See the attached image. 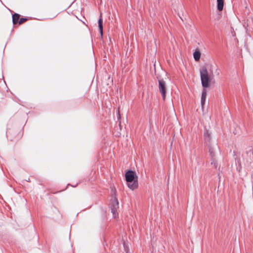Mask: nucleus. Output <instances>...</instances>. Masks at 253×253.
Wrapping results in <instances>:
<instances>
[{
	"label": "nucleus",
	"instance_id": "nucleus-1",
	"mask_svg": "<svg viewBox=\"0 0 253 253\" xmlns=\"http://www.w3.org/2000/svg\"><path fill=\"white\" fill-rule=\"evenodd\" d=\"M127 186L131 190H134L138 187V177L134 171L128 170L125 174Z\"/></svg>",
	"mask_w": 253,
	"mask_h": 253
},
{
	"label": "nucleus",
	"instance_id": "nucleus-2",
	"mask_svg": "<svg viewBox=\"0 0 253 253\" xmlns=\"http://www.w3.org/2000/svg\"><path fill=\"white\" fill-rule=\"evenodd\" d=\"M200 73L202 86L205 88L209 87L210 79L207 68L205 67H202Z\"/></svg>",
	"mask_w": 253,
	"mask_h": 253
},
{
	"label": "nucleus",
	"instance_id": "nucleus-3",
	"mask_svg": "<svg viewBox=\"0 0 253 253\" xmlns=\"http://www.w3.org/2000/svg\"><path fill=\"white\" fill-rule=\"evenodd\" d=\"M219 151V147L217 143H215L212 148L211 146H210L209 152L211 156V164L213 165L215 168L217 167V163L214 160V157H215V153Z\"/></svg>",
	"mask_w": 253,
	"mask_h": 253
},
{
	"label": "nucleus",
	"instance_id": "nucleus-4",
	"mask_svg": "<svg viewBox=\"0 0 253 253\" xmlns=\"http://www.w3.org/2000/svg\"><path fill=\"white\" fill-rule=\"evenodd\" d=\"M159 89L163 99L165 100L167 92L166 83L163 80H159Z\"/></svg>",
	"mask_w": 253,
	"mask_h": 253
},
{
	"label": "nucleus",
	"instance_id": "nucleus-5",
	"mask_svg": "<svg viewBox=\"0 0 253 253\" xmlns=\"http://www.w3.org/2000/svg\"><path fill=\"white\" fill-rule=\"evenodd\" d=\"M204 139L206 144L208 145L209 149H210V146H211L212 148L215 143H217L216 142H214L213 144L211 143V133L208 130H206L204 131Z\"/></svg>",
	"mask_w": 253,
	"mask_h": 253
},
{
	"label": "nucleus",
	"instance_id": "nucleus-6",
	"mask_svg": "<svg viewBox=\"0 0 253 253\" xmlns=\"http://www.w3.org/2000/svg\"><path fill=\"white\" fill-rule=\"evenodd\" d=\"M119 207V202L116 199L113 201V203L111 206V212L112 213L113 216L115 217L117 214V210Z\"/></svg>",
	"mask_w": 253,
	"mask_h": 253
},
{
	"label": "nucleus",
	"instance_id": "nucleus-7",
	"mask_svg": "<svg viewBox=\"0 0 253 253\" xmlns=\"http://www.w3.org/2000/svg\"><path fill=\"white\" fill-rule=\"evenodd\" d=\"M207 92L205 89H203L201 96V103L202 108L204 107V105L205 103L206 98Z\"/></svg>",
	"mask_w": 253,
	"mask_h": 253
},
{
	"label": "nucleus",
	"instance_id": "nucleus-8",
	"mask_svg": "<svg viewBox=\"0 0 253 253\" xmlns=\"http://www.w3.org/2000/svg\"><path fill=\"white\" fill-rule=\"evenodd\" d=\"M193 57L196 61H199L201 57V52L198 49H196L193 53Z\"/></svg>",
	"mask_w": 253,
	"mask_h": 253
},
{
	"label": "nucleus",
	"instance_id": "nucleus-9",
	"mask_svg": "<svg viewBox=\"0 0 253 253\" xmlns=\"http://www.w3.org/2000/svg\"><path fill=\"white\" fill-rule=\"evenodd\" d=\"M98 27L99 29V32L101 36H103V20L101 18V14H100V18L98 20Z\"/></svg>",
	"mask_w": 253,
	"mask_h": 253
},
{
	"label": "nucleus",
	"instance_id": "nucleus-10",
	"mask_svg": "<svg viewBox=\"0 0 253 253\" xmlns=\"http://www.w3.org/2000/svg\"><path fill=\"white\" fill-rule=\"evenodd\" d=\"M217 3L218 10L219 11H222L224 6V0H217Z\"/></svg>",
	"mask_w": 253,
	"mask_h": 253
},
{
	"label": "nucleus",
	"instance_id": "nucleus-11",
	"mask_svg": "<svg viewBox=\"0 0 253 253\" xmlns=\"http://www.w3.org/2000/svg\"><path fill=\"white\" fill-rule=\"evenodd\" d=\"M20 15L17 13H14L12 15V22L13 25H16L19 21Z\"/></svg>",
	"mask_w": 253,
	"mask_h": 253
},
{
	"label": "nucleus",
	"instance_id": "nucleus-12",
	"mask_svg": "<svg viewBox=\"0 0 253 253\" xmlns=\"http://www.w3.org/2000/svg\"><path fill=\"white\" fill-rule=\"evenodd\" d=\"M27 20V19L26 18H21L18 21L19 24H22Z\"/></svg>",
	"mask_w": 253,
	"mask_h": 253
},
{
	"label": "nucleus",
	"instance_id": "nucleus-13",
	"mask_svg": "<svg viewBox=\"0 0 253 253\" xmlns=\"http://www.w3.org/2000/svg\"><path fill=\"white\" fill-rule=\"evenodd\" d=\"M2 83V81L1 80H0V84H1Z\"/></svg>",
	"mask_w": 253,
	"mask_h": 253
},
{
	"label": "nucleus",
	"instance_id": "nucleus-14",
	"mask_svg": "<svg viewBox=\"0 0 253 253\" xmlns=\"http://www.w3.org/2000/svg\"><path fill=\"white\" fill-rule=\"evenodd\" d=\"M29 179H27V182H29Z\"/></svg>",
	"mask_w": 253,
	"mask_h": 253
},
{
	"label": "nucleus",
	"instance_id": "nucleus-15",
	"mask_svg": "<svg viewBox=\"0 0 253 253\" xmlns=\"http://www.w3.org/2000/svg\"><path fill=\"white\" fill-rule=\"evenodd\" d=\"M29 179H27V182H29Z\"/></svg>",
	"mask_w": 253,
	"mask_h": 253
}]
</instances>
